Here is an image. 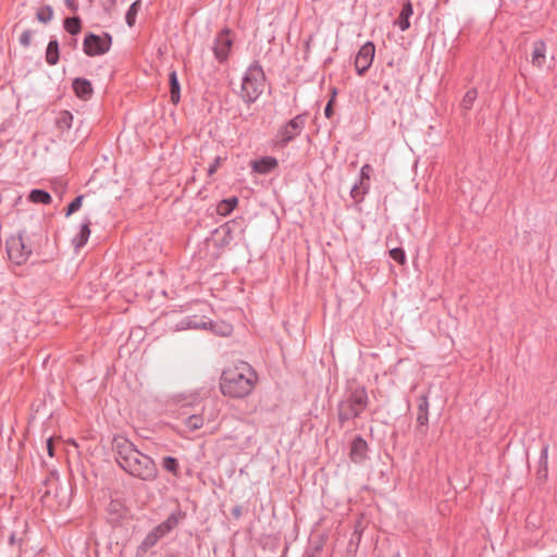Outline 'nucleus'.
<instances>
[{"mask_svg":"<svg viewBox=\"0 0 557 557\" xmlns=\"http://www.w3.org/2000/svg\"><path fill=\"white\" fill-rule=\"evenodd\" d=\"M249 375L244 374L239 369L227 370L222 373L220 389L223 395L233 398H244L253 387L255 373L247 369Z\"/></svg>","mask_w":557,"mask_h":557,"instance_id":"1","label":"nucleus"},{"mask_svg":"<svg viewBox=\"0 0 557 557\" xmlns=\"http://www.w3.org/2000/svg\"><path fill=\"white\" fill-rule=\"evenodd\" d=\"M185 518V512L180 508L170 513V516L151 531L147 533L143 542L136 549V557H144L146 553L154 547L160 540L170 534Z\"/></svg>","mask_w":557,"mask_h":557,"instance_id":"2","label":"nucleus"},{"mask_svg":"<svg viewBox=\"0 0 557 557\" xmlns=\"http://www.w3.org/2000/svg\"><path fill=\"white\" fill-rule=\"evenodd\" d=\"M369 403L364 387H357L337 405L338 421L342 425L345 422L358 418L367 408Z\"/></svg>","mask_w":557,"mask_h":557,"instance_id":"3","label":"nucleus"},{"mask_svg":"<svg viewBox=\"0 0 557 557\" xmlns=\"http://www.w3.org/2000/svg\"><path fill=\"white\" fill-rule=\"evenodd\" d=\"M265 75L262 66L258 61L251 63L245 72L242 79V98L243 100L251 104L262 94L264 88Z\"/></svg>","mask_w":557,"mask_h":557,"instance_id":"4","label":"nucleus"},{"mask_svg":"<svg viewBox=\"0 0 557 557\" xmlns=\"http://www.w3.org/2000/svg\"><path fill=\"white\" fill-rule=\"evenodd\" d=\"M121 468L143 481H153L158 475V468L153 459L139 450H137V455L128 457Z\"/></svg>","mask_w":557,"mask_h":557,"instance_id":"5","label":"nucleus"},{"mask_svg":"<svg viewBox=\"0 0 557 557\" xmlns=\"http://www.w3.org/2000/svg\"><path fill=\"white\" fill-rule=\"evenodd\" d=\"M17 233L24 240L29 242V246L33 245L38 250L41 249L44 243L48 240L42 219L37 215H29Z\"/></svg>","mask_w":557,"mask_h":557,"instance_id":"6","label":"nucleus"},{"mask_svg":"<svg viewBox=\"0 0 557 557\" xmlns=\"http://www.w3.org/2000/svg\"><path fill=\"white\" fill-rule=\"evenodd\" d=\"M38 249L35 246H29V242L17 233L7 239V252L11 262L21 265L24 264L33 252H37Z\"/></svg>","mask_w":557,"mask_h":557,"instance_id":"7","label":"nucleus"},{"mask_svg":"<svg viewBox=\"0 0 557 557\" xmlns=\"http://www.w3.org/2000/svg\"><path fill=\"white\" fill-rule=\"evenodd\" d=\"M245 220L243 218L233 219L215 228L212 233L214 245L219 249H225L231 246L236 232L244 233Z\"/></svg>","mask_w":557,"mask_h":557,"instance_id":"8","label":"nucleus"},{"mask_svg":"<svg viewBox=\"0 0 557 557\" xmlns=\"http://www.w3.org/2000/svg\"><path fill=\"white\" fill-rule=\"evenodd\" d=\"M112 46V36L109 33L97 35L86 34L83 41V51L88 57H98L106 54Z\"/></svg>","mask_w":557,"mask_h":557,"instance_id":"9","label":"nucleus"},{"mask_svg":"<svg viewBox=\"0 0 557 557\" xmlns=\"http://www.w3.org/2000/svg\"><path fill=\"white\" fill-rule=\"evenodd\" d=\"M305 125L306 115H296L277 131L275 145L280 148L286 147L290 141L300 135Z\"/></svg>","mask_w":557,"mask_h":557,"instance_id":"10","label":"nucleus"},{"mask_svg":"<svg viewBox=\"0 0 557 557\" xmlns=\"http://www.w3.org/2000/svg\"><path fill=\"white\" fill-rule=\"evenodd\" d=\"M112 450L117 465L121 467L128 457L137 455V447L125 436L115 435L112 440Z\"/></svg>","mask_w":557,"mask_h":557,"instance_id":"11","label":"nucleus"},{"mask_svg":"<svg viewBox=\"0 0 557 557\" xmlns=\"http://www.w3.org/2000/svg\"><path fill=\"white\" fill-rule=\"evenodd\" d=\"M375 54V46L372 41H367L359 49L356 59L355 67L358 75H363L371 66Z\"/></svg>","mask_w":557,"mask_h":557,"instance_id":"12","label":"nucleus"},{"mask_svg":"<svg viewBox=\"0 0 557 557\" xmlns=\"http://www.w3.org/2000/svg\"><path fill=\"white\" fill-rule=\"evenodd\" d=\"M233 46V39L230 36V29H223L221 30L215 40L213 46V52L214 57L219 62H224L227 60L231 48Z\"/></svg>","mask_w":557,"mask_h":557,"instance_id":"13","label":"nucleus"},{"mask_svg":"<svg viewBox=\"0 0 557 557\" xmlns=\"http://www.w3.org/2000/svg\"><path fill=\"white\" fill-rule=\"evenodd\" d=\"M278 165L277 159L274 157H262L250 162L253 172L258 174H269L274 171Z\"/></svg>","mask_w":557,"mask_h":557,"instance_id":"14","label":"nucleus"},{"mask_svg":"<svg viewBox=\"0 0 557 557\" xmlns=\"http://www.w3.org/2000/svg\"><path fill=\"white\" fill-rule=\"evenodd\" d=\"M368 444L367 442L359 435L356 436L351 443L350 447V458L354 462H362L367 458Z\"/></svg>","mask_w":557,"mask_h":557,"instance_id":"15","label":"nucleus"},{"mask_svg":"<svg viewBox=\"0 0 557 557\" xmlns=\"http://www.w3.org/2000/svg\"><path fill=\"white\" fill-rule=\"evenodd\" d=\"M429 430V412H417V425L414 428V440L421 445L425 443Z\"/></svg>","mask_w":557,"mask_h":557,"instance_id":"16","label":"nucleus"},{"mask_svg":"<svg viewBox=\"0 0 557 557\" xmlns=\"http://www.w3.org/2000/svg\"><path fill=\"white\" fill-rule=\"evenodd\" d=\"M72 87L75 95L83 100L89 99L94 91L91 83L84 77L75 78L72 83Z\"/></svg>","mask_w":557,"mask_h":557,"instance_id":"17","label":"nucleus"},{"mask_svg":"<svg viewBox=\"0 0 557 557\" xmlns=\"http://www.w3.org/2000/svg\"><path fill=\"white\" fill-rule=\"evenodd\" d=\"M90 219L85 218V220L81 224V228L77 235H75L72 239V244L76 250L83 248L90 236Z\"/></svg>","mask_w":557,"mask_h":557,"instance_id":"18","label":"nucleus"},{"mask_svg":"<svg viewBox=\"0 0 557 557\" xmlns=\"http://www.w3.org/2000/svg\"><path fill=\"white\" fill-rule=\"evenodd\" d=\"M412 14H413L412 3L408 0L403 4L399 16L396 21V24L401 32H405L410 27L409 20Z\"/></svg>","mask_w":557,"mask_h":557,"instance_id":"19","label":"nucleus"},{"mask_svg":"<svg viewBox=\"0 0 557 557\" xmlns=\"http://www.w3.org/2000/svg\"><path fill=\"white\" fill-rule=\"evenodd\" d=\"M170 99L173 104H177L181 100V84L178 82L177 73L172 70L169 73Z\"/></svg>","mask_w":557,"mask_h":557,"instance_id":"20","label":"nucleus"},{"mask_svg":"<svg viewBox=\"0 0 557 557\" xmlns=\"http://www.w3.org/2000/svg\"><path fill=\"white\" fill-rule=\"evenodd\" d=\"M546 57V44L540 39L533 42L532 64L541 67Z\"/></svg>","mask_w":557,"mask_h":557,"instance_id":"21","label":"nucleus"},{"mask_svg":"<svg viewBox=\"0 0 557 557\" xmlns=\"http://www.w3.org/2000/svg\"><path fill=\"white\" fill-rule=\"evenodd\" d=\"M208 324L211 322H206L203 320H199L197 317H185L182 319L178 324V330H198V329H207Z\"/></svg>","mask_w":557,"mask_h":557,"instance_id":"22","label":"nucleus"},{"mask_svg":"<svg viewBox=\"0 0 557 557\" xmlns=\"http://www.w3.org/2000/svg\"><path fill=\"white\" fill-rule=\"evenodd\" d=\"M59 41L55 38L50 39L46 49V61L49 65H55L59 62Z\"/></svg>","mask_w":557,"mask_h":557,"instance_id":"23","label":"nucleus"},{"mask_svg":"<svg viewBox=\"0 0 557 557\" xmlns=\"http://www.w3.org/2000/svg\"><path fill=\"white\" fill-rule=\"evenodd\" d=\"M238 198L237 197H230L226 199L221 200L216 206V212L220 215H228L237 206Z\"/></svg>","mask_w":557,"mask_h":557,"instance_id":"24","label":"nucleus"},{"mask_svg":"<svg viewBox=\"0 0 557 557\" xmlns=\"http://www.w3.org/2000/svg\"><path fill=\"white\" fill-rule=\"evenodd\" d=\"M28 199L34 203L49 205L52 200L50 194L44 189H33Z\"/></svg>","mask_w":557,"mask_h":557,"instance_id":"25","label":"nucleus"},{"mask_svg":"<svg viewBox=\"0 0 557 557\" xmlns=\"http://www.w3.org/2000/svg\"><path fill=\"white\" fill-rule=\"evenodd\" d=\"M140 9H141V0H136L129 5V8L125 14V22H126L127 26L133 27L135 25L137 14Z\"/></svg>","mask_w":557,"mask_h":557,"instance_id":"26","label":"nucleus"},{"mask_svg":"<svg viewBox=\"0 0 557 557\" xmlns=\"http://www.w3.org/2000/svg\"><path fill=\"white\" fill-rule=\"evenodd\" d=\"M73 114L70 111H61L55 120L57 127L61 131H69L72 127Z\"/></svg>","mask_w":557,"mask_h":557,"instance_id":"27","label":"nucleus"},{"mask_svg":"<svg viewBox=\"0 0 557 557\" xmlns=\"http://www.w3.org/2000/svg\"><path fill=\"white\" fill-rule=\"evenodd\" d=\"M63 26L71 35H77L82 30V21L78 16L66 17L64 18Z\"/></svg>","mask_w":557,"mask_h":557,"instance_id":"28","label":"nucleus"},{"mask_svg":"<svg viewBox=\"0 0 557 557\" xmlns=\"http://www.w3.org/2000/svg\"><path fill=\"white\" fill-rule=\"evenodd\" d=\"M162 468L173 475L178 476L180 463L178 460L172 456H165L162 458Z\"/></svg>","mask_w":557,"mask_h":557,"instance_id":"29","label":"nucleus"},{"mask_svg":"<svg viewBox=\"0 0 557 557\" xmlns=\"http://www.w3.org/2000/svg\"><path fill=\"white\" fill-rule=\"evenodd\" d=\"M203 421L205 419L202 416L191 414L185 419L184 424L189 431H196L203 425Z\"/></svg>","mask_w":557,"mask_h":557,"instance_id":"30","label":"nucleus"},{"mask_svg":"<svg viewBox=\"0 0 557 557\" xmlns=\"http://www.w3.org/2000/svg\"><path fill=\"white\" fill-rule=\"evenodd\" d=\"M36 17L40 23L47 24L53 18V9L51 5L41 7L37 13Z\"/></svg>","mask_w":557,"mask_h":557,"instance_id":"31","label":"nucleus"},{"mask_svg":"<svg viewBox=\"0 0 557 557\" xmlns=\"http://www.w3.org/2000/svg\"><path fill=\"white\" fill-rule=\"evenodd\" d=\"M476 97H478V90L475 88L469 89L461 100V107L465 110L471 109Z\"/></svg>","mask_w":557,"mask_h":557,"instance_id":"32","label":"nucleus"},{"mask_svg":"<svg viewBox=\"0 0 557 557\" xmlns=\"http://www.w3.org/2000/svg\"><path fill=\"white\" fill-rule=\"evenodd\" d=\"M83 199H84V196L83 195H78L76 196L67 206L66 208V211H65V216H70L72 215L73 213H75L76 211H78L81 208H82V205H83Z\"/></svg>","mask_w":557,"mask_h":557,"instance_id":"33","label":"nucleus"},{"mask_svg":"<svg viewBox=\"0 0 557 557\" xmlns=\"http://www.w3.org/2000/svg\"><path fill=\"white\" fill-rule=\"evenodd\" d=\"M391 258L399 264H405L406 262V253L403 248H393L389 251Z\"/></svg>","mask_w":557,"mask_h":557,"instance_id":"34","label":"nucleus"},{"mask_svg":"<svg viewBox=\"0 0 557 557\" xmlns=\"http://www.w3.org/2000/svg\"><path fill=\"white\" fill-rule=\"evenodd\" d=\"M362 186V190L359 187V184H354V186L350 189V196L356 200L360 201L363 198V195L368 191V186Z\"/></svg>","mask_w":557,"mask_h":557,"instance_id":"35","label":"nucleus"},{"mask_svg":"<svg viewBox=\"0 0 557 557\" xmlns=\"http://www.w3.org/2000/svg\"><path fill=\"white\" fill-rule=\"evenodd\" d=\"M548 463V446L545 445L541 449L540 459H539V468H547Z\"/></svg>","mask_w":557,"mask_h":557,"instance_id":"36","label":"nucleus"},{"mask_svg":"<svg viewBox=\"0 0 557 557\" xmlns=\"http://www.w3.org/2000/svg\"><path fill=\"white\" fill-rule=\"evenodd\" d=\"M32 36H33V30H30V29H25V30L21 34V36H20V39H18L20 44H21L23 47L27 48V47L30 45Z\"/></svg>","mask_w":557,"mask_h":557,"instance_id":"37","label":"nucleus"},{"mask_svg":"<svg viewBox=\"0 0 557 557\" xmlns=\"http://www.w3.org/2000/svg\"><path fill=\"white\" fill-rule=\"evenodd\" d=\"M419 404H418V412H429V400L426 395H421L419 397Z\"/></svg>","mask_w":557,"mask_h":557,"instance_id":"38","label":"nucleus"},{"mask_svg":"<svg viewBox=\"0 0 557 557\" xmlns=\"http://www.w3.org/2000/svg\"><path fill=\"white\" fill-rule=\"evenodd\" d=\"M372 171V168L370 164H364L361 170H360V182L359 184L360 185H363V181L364 180H369L370 178V173Z\"/></svg>","mask_w":557,"mask_h":557,"instance_id":"39","label":"nucleus"},{"mask_svg":"<svg viewBox=\"0 0 557 557\" xmlns=\"http://www.w3.org/2000/svg\"><path fill=\"white\" fill-rule=\"evenodd\" d=\"M221 157H216L212 164L208 168V175H212L216 172L220 163H221Z\"/></svg>","mask_w":557,"mask_h":557,"instance_id":"40","label":"nucleus"},{"mask_svg":"<svg viewBox=\"0 0 557 557\" xmlns=\"http://www.w3.org/2000/svg\"><path fill=\"white\" fill-rule=\"evenodd\" d=\"M324 115L330 119L333 115V99L329 100L324 108Z\"/></svg>","mask_w":557,"mask_h":557,"instance_id":"41","label":"nucleus"},{"mask_svg":"<svg viewBox=\"0 0 557 557\" xmlns=\"http://www.w3.org/2000/svg\"><path fill=\"white\" fill-rule=\"evenodd\" d=\"M64 3L72 12H76L78 10V4L75 0H64Z\"/></svg>","mask_w":557,"mask_h":557,"instance_id":"42","label":"nucleus"},{"mask_svg":"<svg viewBox=\"0 0 557 557\" xmlns=\"http://www.w3.org/2000/svg\"><path fill=\"white\" fill-rule=\"evenodd\" d=\"M242 506L237 505L235 507H233L232 509V516L235 518V519H239L242 517Z\"/></svg>","mask_w":557,"mask_h":557,"instance_id":"43","label":"nucleus"},{"mask_svg":"<svg viewBox=\"0 0 557 557\" xmlns=\"http://www.w3.org/2000/svg\"><path fill=\"white\" fill-rule=\"evenodd\" d=\"M536 474L539 480H545L547 478V468H539Z\"/></svg>","mask_w":557,"mask_h":557,"instance_id":"44","label":"nucleus"},{"mask_svg":"<svg viewBox=\"0 0 557 557\" xmlns=\"http://www.w3.org/2000/svg\"><path fill=\"white\" fill-rule=\"evenodd\" d=\"M46 445H47V450H48L49 456L52 457L53 456L52 438H48Z\"/></svg>","mask_w":557,"mask_h":557,"instance_id":"45","label":"nucleus"},{"mask_svg":"<svg viewBox=\"0 0 557 557\" xmlns=\"http://www.w3.org/2000/svg\"><path fill=\"white\" fill-rule=\"evenodd\" d=\"M165 557H183L180 554L169 553L165 555Z\"/></svg>","mask_w":557,"mask_h":557,"instance_id":"46","label":"nucleus"},{"mask_svg":"<svg viewBox=\"0 0 557 557\" xmlns=\"http://www.w3.org/2000/svg\"><path fill=\"white\" fill-rule=\"evenodd\" d=\"M9 541H10V543H11V544L15 543V535H14V534H12V535L10 536V540H9Z\"/></svg>","mask_w":557,"mask_h":557,"instance_id":"47","label":"nucleus"},{"mask_svg":"<svg viewBox=\"0 0 557 557\" xmlns=\"http://www.w3.org/2000/svg\"><path fill=\"white\" fill-rule=\"evenodd\" d=\"M225 327L227 329V331H226V332H222V334H223V335L228 334V333H230V330H231L230 325H226Z\"/></svg>","mask_w":557,"mask_h":557,"instance_id":"48","label":"nucleus"},{"mask_svg":"<svg viewBox=\"0 0 557 557\" xmlns=\"http://www.w3.org/2000/svg\"><path fill=\"white\" fill-rule=\"evenodd\" d=\"M393 557H400V553L399 552H396Z\"/></svg>","mask_w":557,"mask_h":557,"instance_id":"49","label":"nucleus"}]
</instances>
